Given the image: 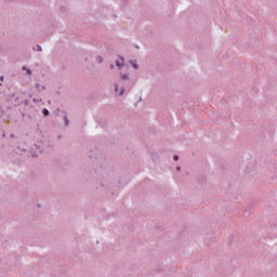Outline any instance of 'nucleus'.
<instances>
[{
  "mask_svg": "<svg viewBox=\"0 0 277 277\" xmlns=\"http://www.w3.org/2000/svg\"><path fill=\"white\" fill-rule=\"evenodd\" d=\"M116 64H117L118 68H121V66H124V58L123 57H119L116 61Z\"/></svg>",
  "mask_w": 277,
  "mask_h": 277,
  "instance_id": "1",
  "label": "nucleus"
},
{
  "mask_svg": "<svg viewBox=\"0 0 277 277\" xmlns=\"http://www.w3.org/2000/svg\"><path fill=\"white\" fill-rule=\"evenodd\" d=\"M115 92H118L119 96H122L124 94V89L121 88L120 90H118V87H116Z\"/></svg>",
  "mask_w": 277,
  "mask_h": 277,
  "instance_id": "2",
  "label": "nucleus"
},
{
  "mask_svg": "<svg viewBox=\"0 0 277 277\" xmlns=\"http://www.w3.org/2000/svg\"><path fill=\"white\" fill-rule=\"evenodd\" d=\"M131 64H132L133 68H135V70H137V68H140V67L137 66V63L132 62Z\"/></svg>",
  "mask_w": 277,
  "mask_h": 277,
  "instance_id": "3",
  "label": "nucleus"
},
{
  "mask_svg": "<svg viewBox=\"0 0 277 277\" xmlns=\"http://www.w3.org/2000/svg\"><path fill=\"white\" fill-rule=\"evenodd\" d=\"M43 115L49 116V110L47 108L43 109Z\"/></svg>",
  "mask_w": 277,
  "mask_h": 277,
  "instance_id": "4",
  "label": "nucleus"
},
{
  "mask_svg": "<svg viewBox=\"0 0 277 277\" xmlns=\"http://www.w3.org/2000/svg\"><path fill=\"white\" fill-rule=\"evenodd\" d=\"M174 161H179V156L173 157Z\"/></svg>",
  "mask_w": 277,
  "mask_h": 277,
  "instance_id": "5",
  "label": "nucleus"
},
{
  "mask_svg": "<svg viewBox=\"0 0 277 277\" xmlns=\"http://www.w3.org/2000/svg\"><path fill=\"white\" fill-rule=\"evenodd\" d=\"M122 79H129V76L123 75Z\"/></svg>",
  "mask_w": 277,
  "mask_h": 277,
  "instance_id": "6",
  "label": "nucleus"
},
{
  "mask_svg": "<svg viewBox=\"0 0 277 277\" xmlns=\"http://www.w3.org/2000/svg\"><path fill=\"white\" fill-rule=\"evenodd\" d=\"M38 51H42V48H40V45H38Z\"/></svg>",
  "mask_w": 277,
  "mask_h": 277,
  "instance_id": "7",
  "label": "nucleus"
},
{
  "mask_svg": "<svg viewBox=\"0 0 277 277\" xmlns=\"http://www.w3.org/2000/svg\"><path fill=\"white\" fill-rule=\"evenodd\" d=\"M0 81H3V76H2V77H0Z\"/></svg>",
  "mask_w": 277,
  "mask_h": 277,
  "instance_id": "8",
  "label": "nucleus"
},
{
  "mask_svg": "<svg viewBox=\"0 0 277 277\" xmlns=\"http://www.w3.org/2000/svg\"><path fill=\"white\" fill-rule=\"evenodd\" d=\"M28 75H31V70H28Z\"/></svg>",
  "mask_w": 277,
  "mask_h": 277,
  "instance_id": "9",
  "label": "nucleus"
}]
</instances>
